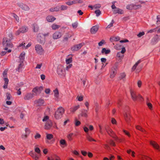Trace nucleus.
I'll return each mask as SVG.
<instances>
[{
  "label": "nucleus",
  "mask_w": 160,
  "mask_h": 160,
  "mask_svg": "<svg viewBox=\"0 0 160 160\" xmlns=\"http://www.w3.org/2000/svg\"><path fill=\"white\" fill-rule=\"evenodd\" d=\"M59 8L58 7H55L54 8V10H53L52 8H51L50 9V11L51 12H54V11H59Z\"/></svg>",
  "instance_id": "obj_41"
},
{
  "label": "nucleus",
  "mask_w": 160,
  "mask_h": 160,
  "mask_svg": "<svg viewBox=\"0 0 160 160\" xmlns=\"http://www.w3.org/2000/svg\"><path fill=\"white\" fill-rule=\"evenodd\" d=\"M4 84H8L9 80L7 78H4Z\"/></svg>",
  "instance_id": "obj_58"
},
{
  "label": "nucleus",
  "mask_w": 160,
  "mask_h": 160,
  "mask_svg": "<svg viewBox=\"0 0 160 160\" xmlns=\"http://www.w3.org/2000/svg\"><path fill=\"white\" fill-rule=\"evenodd\" d=\"M33 96V95L32 94L28 93L25 96L24 99L25 100H28L32 98Z\"/></svg>",
  "instance_id": "obj_22"
},
{
  "label": "nucleus",
  "mask_w": 160,
  "mask_h": 160,
  "mask_svg": "<svg viewBox=\"0 0 160 160\" xmlns=\"http://www.w3.org/2000/svg\"><path fill=\"white\" fill-rule=\"evenodd\" d=\"M112 39L116 41H118L120 40V38L118 37H114Z\"/></svg>",
  "instance_id": "obj_57"
},
{
  "label": "nucleus",
  "mask_w": 160,
  "mask_h": 160,
  "mask_svg": "<svg viewBox=\"0 0 160 160\" xmlns=\"http://www.w3.org/2000/svg\"><path fill=\"white\" fill-rule=\"evenodd\" d=\"M116 13H118L120 14H122L123 12V10L119 8H117V10L115 11Z\"/></svg>",
  "instance_id": "obj_46"
},
{
  "label": "nucleus",
  "mask_w": 160,
  "mask_h": 160,
  "mask_svg": "<svg viewBox=\"0 0 160 160\" xmlns=\"http://www.w3.org/2000/svg\"><path fill=\"white\" fill-rule=\"evenodd\" d=\"M2 44L5 47L4 50L6 51L8 50L7 52L8 53L10 52L11 50L10 49H8V48H12L13 45L10 42L9 40H8L7 38L4 37L3 38Z\"/></svg>",
  "instance_id": "obj_2"
},
{
  "label": "nucleus",
  "mask_w": 160,
  "mask_h": 160,
  "mask_svg": "<svg viewBox=\"0 0 160 160\" xmlns=\"http://www.w3.org/2000/svg\"><path fill=\"white\" fill-rule=\"evenodd\" d=\"M44 102V101L42 99H39L36 100L35 101V103L38 106H41L42 105Z\"/></svg>",
  "instance_id": "obj_16"
},
{
  "label": "nucleus",
  "mask_w": 160,
  "mask_h": 160,
  "mask_svg": "<svg viewBox=\"0 0 160 160\" xmlns=\"http://www.w3.org/2000/svg\"><path fill=\"white\" fill-rule=\"evenodd\" d=\"M11 98V95L7 93V100H9Z\"/></svg>",
  "instance_id": "obj_64"
},
{
  "label": "nucleus",
  "mask_w": 160,
  "mask_h": 160,
  "mask_svg": "<svg viewBox=\"0 0 160 160\" xmlns=\"http://www.w3.org/2000/svg\"><path fill=\"white\" fill-rule=\"evenodd\" d=\"M62 36L61 32H56L53 34L52 37L54 39H58L60 38Z\"/></svg>",
  "instance_id": "obj_11"
},
{
  "label": "nucleus",
  "mask_w": 160,
  "mask_h": 160,
  "mask_svg": "<svg viewBox=\"0 0 160 160\" xmlns=\"http://www.w3.org/2000/svg\"><path fill=\"white\" fill-rule=\"evenodd\" d=\"M146 104L148 108L150 109H152V104L149 102V99L148 98L147 99L146 101Z\"/></svg>",
  "instance_id": "obj_29"
},
{
  "label": "nucleus",
  "mask_w": 160,
  "mask_h": 160,
  "mask_svg": "<svg viewBox=\"0 0 160 160\" xmlns=\"http://www.w3.org/2000/svg\"><path fill=\"white\" fill-rule=\"evenodd\" d=\"M48 120H49V117L48 116H45L44 117V118L42 119V121L43 122H46L47 121V122H48Z\"/></svg>",
  "instance_id": "obj_47"
},
{
  "label": "nucleus",
  "mask_w": 160,
  "mask_h": 160,
  "mask_svg": "<svg viewBox=\"0 0 160 160\" xmlns=\"http://www.w3.org/2000/svg\"><path fill=\"white\" fill-rule=\"evenodd\" d=\"M105 43L104 40H102L101 42H99L98 45L100 46H102V45Z\"/></svg>",
  "instance_id": "obj_50"
},
{
  "label": "nucleus",
  "mask_w": 160,
  "mask_h": 160,
  "mask_svg": "<svg viewBox=\"0 0 160 160\" xmlns=\"http://www.w3.org/2000/svg\"><path fill=\"white\" fill-rule=\"evenodd\" d=\"M19 7L25 10H28L29 9V8L27 5L22 3L19 5Z\"/></svg>",
  "instance_id": "obj_18"
},
{
  "label": "nucleus",
  "mask_w": 160,
  "mask_h": 160,
  "mask_svg": "<svg viewBox=\"0 0 160 160\" xmlns=\"http://www.w3.org/2000/svg\"><path fill=\"white\" fill-rule=\"evenodd\" d=\"M126 8L127 9L130 10H133V4H130L128 5Z\"/></svg>",
  "instance_id": "obj_36"
},
{
  "label": "nucleus",
  "mask_w": 160,
  "mask_h": 160,
  "mask_svg": "<svg viewBox=\"0 0 160 160\" xmlns=\"http://www.w3.org/2000/svg\"><path fill=\"white\" fill-rule=\"evenodd\" d=\"M68 7L66 6L62 5L61 6V10H64L67 9Z\"/></svg>",
  "instance_id": "obj_53"
},
{
  "label": "nucleus",
  "mask_w": 160,
  "mask_h": 160,
  "mask_svg": "<svg viewBox=\"0 0 160 160\" xmlns=\"http://www.w3.org/2000/svg\"><path fill=\"white\" fill-rule=\"evenodd\" d=\"M81 153L82 154L83 156H85L87 155V153L86 151H85L83 150H81Z\"/></svg>",
  "instance_id": "obj_52"
},
{
  "label": "nucleus",
  "mask_w": 160,
  "mask_h": 160,
  "mask_svg": "<svg viewBox=\"0 0 160 160\" xmlns=\"http://www.w3.org/2000/svg\"><path fill=\"white\" fill-rule=\"evenodd\" d=\"M72 66V64H69V65L67 66L66 68V70H68L69 69L71 68Z\"/></svg>",
  "instance_id": "obj_61"
},
{
  "label": "nucleus",
  "mask_w": 160,
  "mask_h": 160,
  "mask_svg": "<svg viewBox=\"0 0 160 160\" xmlns=\"http://www.w3.org/2000/svg\"><path fill=\"white\" fill-rule=\"evenodd\" d=\"M75 124L76 126H78L80 125L81 122L80 121L77 120H76L75 121Z\"/></svg>",
  "instance_id": "obj_45"
},
{
  "label": "nucleus",
  "mask_w": 160,
  "mask_h": 160,
  "mask_svg": "<svg viewBox=\"0 0 160 160\" xmlns=\"http://www.w3.org/2000/svg\"><path fill=\"white\" fill-rule=\"evenodd\" d=\"M59 145L60 147L64 148L67 146V143L66 141L64 139H61L59 141Z\"/></svg>",
  "instance_id": "obj_10"
},
{
  "label": "nucleus",
  "mask_w": 160,
  "mask_h": 160,
  "mask_svg": "<svg viewBox=\"0 0 160 160\" xmlns=\"http://www.w3.org/2000/svg\"><path fill=\"white\" fill-rule=\"evenodd\" d=\"M83 98V97L82 95H78L76 98L80 102L82 101Z\"/></svg>",
  "instance_id": "obj_35"
},
{
  "label": "nucleus",
  "mask_w": 160,
  "mask_h": 160,
  "mask_svg": "<svg viewBox=\"0 0 160 160\" xmlns=\"http://www.w3.org/2000/svg\"><path fill=\"white\" fill-rule=\"evenodd\" d=\"M35 49L37 53L40 54H42L43 51V50L42 46L39 45H37L35 47Z\"/></svg>",
  "instance_id": "obj_6"
},
{
  "label": "nucleus",
  "mask_w": 160,
  "mask_h": 160,
  "mask_svg": "<svg viewBox=\"0 0 160 160\" xmlns=\"http://www.w3.org/2000/svg\"><path fill=\"white\" fill-rule=\"evenodd\" d=\"M8 70L7 69H6L5 70L3 73V75L4 77H5L6 76L7 74V72H8Z\"/></svg>",
  "instance_id": "obj_60"
},
{
  "label": "nucleus",
  "mask_w": 160,
  "mask_h": 160,
  "mask_svg": "<svg viewBox=\"0 0 160 160\" xmlns=\"http://www.w3.org/2000/svg\"><path fill=\"white\" fill-rule=\"evenodd\" d=\"M141 61L140 60H139L134 64L132 68V71H134L138 65L141 62Z\"/></svg>",
  "instance_id": "obj_21"
},
{
  "label": "nucleus",
  "mask_w": 160,
  "mask_h": 160,
  "mask_svg": "<svg viewBox=\"0 0 160 160\" xmlns=\"http://www.w3.org/2000/svg\"><path fill=\"white\" fill-rule=\"evenodd\" d=\"M21 32L23 33L26 32L28 30V28L27 27H23L20 28Z\"/></svg>",
  "instance_id": "obj_26"
},
{
  "label": "nucleus",
  "mask_w": 160,
  "mask_h": 160,
  "mask_svg": "<svg viewBox=\"0 0 160 160\" xmlns=\"http://www.w3.org/2000/svg\"><path fill=\"white\" fill-rule=\"evenodd\" d=\"M101 7V5L100 4H96L93 6L95 8H99Z\"/></svg>",
  "instance_id": "obj_56"
},
{
  "label": "nucleus",
  "mask_w": 160,
  "mask_h": 160,
  "mask_svg": "<svg viewBox=\"0 0 160 160\" xmlns=\"http://www.w3.org/2000/svg\"><path fill=\"white\" fill-rule=\"evenodd\" d=\"M98 29V26H93L91 29L90 32L92 34H94L96 33Z\"/></svg>",
  "instance_id": "obj_15"
},
{
  "label": "nucleus",
  "mask_w": 160,
  "mask_h": 160,
  "mask_svg": "<svg viewBox=\"0 0 160 160\" xmlns=\"http://www.w3.org/2000/svg\"><path fill=\"white\" fill-rule=\"evenodd\" d=\"M42 90L43 87H37L33 89L32 91L33 92L37 94L40 93Z\"/></svg>",
  "instance_id": "obj_8"
},
{
  "label": "nucleus",
  "mask_w": 160,
  "mask_h": 160,
  "mask_svg": "<svg viewBox=\"0 0 160 160\" xmlns=\"http://www.w3.org/2000/svg\"><path fill=\"white\" fill-rule=\"evenodd\" d=\"M33 30L35 32H37L38 31V28L37 25V24H34L33 25Z\"/></svg>",
  "instance_id": "obj_38"
},
{
  "label": "nucleus",
  "mask_w": 160,
  "mask_h": 160,
  "mask_svg": "<svg viewBox=\"0 0 160 160\" xmlns=\"http://www.w3.org/2000/svg\"><path fill=\"white\" fill-rule=\"evenodd\" d=\"M25 55V52H23L19 56V58H20V59L23 60L24 58Z\"/></svg>",
  "instance_id": "obj_39"
},
{
  "label": "nucleus",
  "mask_w": 160,
  "mask_h": 160,
  "mask_svg": "<svg viewBox=\"0 0 160 160\" xmlns=\"http://www.w3.org/2000/svg\"><path fill=\"white\" fill-rule=\"evenodd\" d=\"M127 152L129 154H130L131 153V155L133 157H135V152L133 151H132L131 150L129 149L127 151Z\"/></svg>",
  "instance_id": "obj_28"
},
{
  "label": "nucleus",
  "mask_w": 160,
  "mask_h": 160,
  "mask_svg": "<svg viewBox=\"0 0 160 160\" xmlns=\"http://www.w3.org/2000/svg\"><path fill=\"white\" fill-rule=\"evenodd\" d=\"M131 96L132 99L134 101L138 100V95L136 94V93L133 90H130Z\"/></svg>",
  "instance_id": "obj_7"
},
{
  "label": "nucleus",
  "mask_w": 160,
  "mask_h": 160,
  "mask_svg": "<svg viewBox=\"0 0 160 160\" xmlns=\"http://www.w3.org/2000/svg\"><path fill=\"white\" fill-rule=\"evenodd\" d=\"M124 56V54L122 53H121L118 52L117 54V57L119 59L122 60Z\"/></svg>",
  "instance_id": "obj_23"
},
{
  "label": "nucleus",
  "mask_w": 160,
  "mask_h": 160,
  "mask_svg": "<svg viewBox=\"0 0 160 160\" xmlns=\"http://www.w3.org/2000/svg\"><path fill=\"white\" fill-rule=\"evenodd\" d=\"M51 27L52 29L55 30L58 29L60 27V26L56 24H53L52 25Z\"/></svg>",
  "instance_id": "obj_33"
},
{
  "label": "nucleus",
  "mask_w": 160,
  "mask_h": 160,
  "mask_svg": "<svg viewBox=\"0 0 160 160\" xmlns=\"http://www.w3.org/2000/svg\"><path fill=\"white\" fill-rule=\"evenodd\" d=\"M111 52L110 49H107L106 48H103L102 49L101 53L102 54H109Z\"/></svg>",
  "instance_id": "obj_19"
},
{
  "label": "nucleus",
  "mask_w": 160,
  "mask_h": 160,
  "mask_svg": "<svg viewBox=\"0 0 160 160\" xmlns=\"http://www.w3.org/2000/svg\"><path fill=\"white\" fill-rule=\"evenodd\" d=\"M136 128L137 129L139 130L142 132L144 131V130L143 129L141 126L139 125H137L136 126Z\"/></svg>",
  "instance_id": "obj_37"
},
{
  "label": "nucleus",
  "mask_w": 160,
  "mask_h": 160,
  "mask_svg": "<svg viewBox=\"0 0 160 160\" xmlns=\"http://www.w3.org/2000/svg\"><path fill=\"white\" fill-rule=\"evenodd\" d=\"M84 45V43H80L78 45H75L71 48L72 51H77L79 49Z\"/></svg>",
  "instance_id": "obj_5"
},
{
  "label": "nucleus",
  "mask_w": 160,
  "mask_h": 160,
  "mask_svg": "<svg viewBox=\"0 0 160 160\" xmlns=\"http://www.w3.org/2000/svg\"><path fill=\"white\" fill-rule=\"evenodd\" d=\"M107 131L108 133L111 136L115 137V135L114 133V132H113L112 129L110 128H108L107 129Z\"/></svg>",
  "instance_id": "obj_17"
},
{
  "label": "nucleus",
  "mask_w": 160,
  "mask_h": 160,
  "mask_svg": "<svg viewBox=\"0 0 160 160\" xmlns=\"http://www.w3.org/2000/svg\"><path fill=\"white\" fill-rule=\"evenodd\" d=\"M61 160L60 158L57 155H55L53 156L48 157V160Z\"/></svg>",
  "instance_id": "obj_14"
},
{
  "label": "nucleus",
  "mask_w": 160,
  "mask_h": 160,
  "mask_svg": "<svg viewBox=\"0 0 160 160\" xmlns=\"http://www.w3.org/2000/svg\"><path fill=\"white\" fill-rule=\"evenodd\" d=\"M42 66V64L40 63V64H37L35 68L36 69H40Z\"/></svg>",
  "instance_id": "obj_51"
},
{
  "label": "nucleus",
  "mask_w": 160,
  "mask_h": 160,
  "mask_svg": "<svg viewBox=\"0 0 160 160\" xmlns=\"http://www.w3.org/2000/svg\"><path fill=\"white\" fill-rule=\"evenodd\" d=\"M145 33H144V32H139L138 34L137 35L139 37V38H140L141 37V36H142Z\"/></svg>",
  "instance_id": "obj_49"
},
{
  "label": "nucleus",
  "mask_w": 160,
  "mask_h": 160,
  "mask_svg": "<svg viewBox=\"0 0 160 160\" xmlns=\"http://www.w3.org/2000/svg\"><path fill=\"white\" fill-rule=\"evenodd\" d=\"M73 135V134L72 133H70L68 134L67 136V138L68 139V140L69 141H71L73 139L72 136Z\"/></svg>",
  "instance_id": "obj_30"
},
{
  "label": "nucleus",
  "mask_w": 160,
  "mask_h": 160,
  "mask_svg": "<svg viewBox=\"0 0 160 160\" xmlns=\"http://www.w3.org/2000/svg\"><path fill=\"white\" fill-rule=\"evenodd\" d=\"M28 135H29L26 133L25 134L22 135V137L23 138L25 139L28 137Z\"/></svg>",
  "instance_id": "obj_63"
},
{
  "label": "nucleus",
  "mask_w": 160,
  "mask_h": 160,
  "mask_svg": "<svg viewBox=\"0 0 160 160\" xmlns=\"http://www.w3.org/2000/svg\"><path fill=\"white\" fill-rule=\"evenodd\" d=\"M139 158L142 160H151L150 158L145 155H142L141 157Z\"/></svg>",
  "instance_id": "obj_25"
},
{
  "label": "nucleus",
  "mask_w": 160,
  "mask_h": 160,
  "mask_svg": "<svg viewBox=\"0 0 160 160\" xmlns=\"http://www.w3.org/2000/svg\"><path fill=\"white\" fill-rule=\"evenodd\" d=\"M138 86L139 88H140L142 85V82L141 81H138L137 82Z\"/></svg>",
  "instance_id": "obj_55"
},
{
  "label": "nucleus",
  "mask_w": 160,
  "mask_h": 160,
  "mask_svg": "<svg viewBox=\"0 0 160 160\" xmlns=\"http://www.w3.org/2000/svg\"><path fill=\"white\" fill-rule=\"evenodd\" d=\"M64 112L65 109L63 108L62 107H59L55 113L54 117L55 118L57 119H59L61 118Z\"/></svg>",
  "instance_id": "obj_3"
},
{
  "label": "nucleus",
  "mask_w": 160,
  "mask_h": 160,
  "mask_svg": "<svg viewBox=\"0 0 160 160\" xmlns=\"http://www.w3.org/2000/svg\"><path fill=\"white\" fill-rule=\"evenodd\" d=\"M123 132L125 134L127 135L128 137H131V135L130 133L127 131L123 130Z\"/></svg>",
  "instance_id": "obj_40"
},
{
  "label": "nucleus",
  "mask_w": 160,
  "mask_h": 160,
  "mask_svg": "<svg viewBox=\"0 0 160 160\" xmlns=\"http://www.w3.org/2000/svg\"><path fill=\"white\" fill-rule=\"evenodd\" d=\"M72 62V58L71 57L68 58H67L66 60V62L67 64H69L71 63Z\"/></svg>",
  "instance_id": "obj_34"
},
{
  "label": "nucleus",
  "mask_w": 160,
  "mask_h": 160,
  "mask_svg": "<svg viewBox=\"0 0 160 160\" xmlns=\"http://www.w3.org/2000/svg\"><path fill=\"white\" fill-rule=\"evenodd\" d=\"M124 118L126 121L128 125H130V122L132 121L133 118L129 113H125Z\"/></svg>",
  "instance_id": "obj_4"
},
{
  "label": "nucleus",
  "mask_w": 160,
  "mask_h": 160,
  "mask_svg": "<svg viewBox=\"0 0 160 160\" xmlns=\"http://www.w3.org/2000/svg\"><path fill=\"white\" fill-rule=\"evenodd\" d=\"M26 133L29 135L30 133V130L28 128L25 129Z\"/></svg>",
  "instance_id": "obj_62"
},
{
  "label": "nucleus",
  "mask_w": 160,
  "mask_h": 160,
  "mask_svg": "<svg viewBox=\"0 0 160 160\" xmlns=\"http://www.w3.org/2000/svg\"><path fill=\"white\" fill-rule=\"evenodd\" d=\"M72 152L74 155H78L79 154L78 152L76 150L72 151Z\"/></svg>",
  "instance_id": "obj_48"
},
{
  "label": "nucleus",
  "mask_w": 160,
  "mask_h": 160,
  "mask_svg": "<svg viewBox=\"0 0 160 160\" xmlns=\"http://www.w3.org/2000/svg\"><path fill=\"white\" fill-rule=\"evenodd\" d=\"M48 22H52L56 19V18L52 16H49L46 18Z\"/></svg>",
  "instance_id": "obj_20"
},
{
  "label": "nucleus",
  "mask_w": 160,
  "mask_h": 160,
  "mask_svg": "<svg viewBox=\"0 0 160 160\" xmlns=\"http://www.w3.org/2000/svg\"><path fill=\"white\" fill-rule=\"evenodd\" d=\"M54 92V96L55 98L58 99L59 98V92L57 88H56L55 90H53Z\"/></svg>",
  "instance_id": "obj_24"
},
{
  "label": "nucleus",
  "mask_w": 160,
  "mask_h": 160,
  "mask_svg": "<svg viewBox=\"0 0 160 160\" xmlns=\"http://www.w3.org/2000/svg\"><path fill=\"white\" fill-rule=\"evenodd\" d=\"M126 50L124 47H123L122 48V50L121 52H120L121 53H122L124 54V53L126 52Z\"/></svg>",
  "instance_id": "obj_59"
},
{
  "label": "nucleus",
  "mask_w": 160,
  "mask_h": 160,
  "mask_svg": "<svg viewBox=\"0 0 160 160\" xmlns=\"http://www.w3.org/2000/svg\"><path fill=\"white\" fill-rule=\"evenodd\" d=\"M138 100L141 101H143V98L142 97L140 94L138 95Z\"/></svg>",
  "instance_id": "obj_44"
},
{
  "label": "nucleus",
  "mask_w": 160,
  "mask_h": 160,
  "mask_svg": "<svg viewBox=\"0 0 160 160\" xmlns=\"http://www.w3.org/2000/svg\"><path fill=\"white\" fill-rule=\"evenodd\" d=\"M52 126V123L51 120H48L46 122L45 126V129H50Z\"/></svg>",
  "instance_id": "obj_12"
},
{
  "label": "nucleus",
  "mask_w": 160,
  "mask_h": 160,
  "mask_svg": "<svg viewBox=\"0 0 160 160\" xmlns=\"http://www.w3.org/2000/svg\"><path fill=\"white\" fill-rule=\"evenodd\" d=\"M41 138V135L38 133H37L36 134V135H35V138L36 139H37L38 138Z\"/></svg>",
  "instance_id": "obj_54"
},
{
  "label": "nucleus",
  "mask_w": 160,
  "mask_h": 160,
  "mask_svg": "<svg viewBox=\"0 0 160 160\" xmlns=\"http://www.w3.org/2000/svg\"><path fill=\"white\" fill-rule=\"evenodd\" d=\"M46 138L48 140H51L53 137V135L51 134H48V133H47L46 134Z\"/></svg>",
  "instance_id": "obj_27"
},
{
  "label": "nucleus",
  "mask_w": 160,
  "mask_h": 160,
  "mask_svg": "<svg viewBox=\"0 0 160 160\" xmlns=\"http://www.w3.org/2000/svg\"><path fill=\"white\" fill-rule=\"evenodd\" d=\"M150 144L153 148L160 151V147L159 146L158 144L156 142L154 141H151L150 142Z\"/></svg>",
  "instance_id": "obj_9"
},
{
  "label": "nucleus",
  "mask_w": 160,
  "mask_h": 160,
  "mask_svg": "<svg viewBox=\"0 0 160 160\" xmlns=\"http://www.w3.org/2000/svg\"><path fill=\"white\" fill-rule=\"evenodd\" d=\"M141 6L139 5H135L133 4V10L141 8Z\"/></svg>",
  "instance_id": "obj_42"
},
{
  "label": "nucleus",
  "mask_w": 160,
  "mask_h": 160,
  "mask_svg": "<svg viewBox=\"0 0 160 160\" xmlns=\"http://www.w3.org/2000/svg\"><path fill=\"white\" fill-rule=\"evenodd\" d=\"M76 1H69L66 2V3L68 5H71L73 4L77 3Z\"/></svg>",
  "instance_id": "obj_31"
},
{
  "label": "nucleus",
  "mask_w": 160,
  "mask_h": 160,
  "mask_svg": "<svg viewBox=\"0 0 160 160\" xmlns=\"http://www.w3.org/2000/svg\"><path fill=\"white\" fill-rule=\"evenodd\" d=\"M35 152L31 151L29 154L33 159L34 160H40L41 156V151L38 145L34 147Z\"/></svg>",
  "instance_id": "obj_1"
},
{
  "label": "nucleus",
  "mask_w": 160,
  "mask_h": 160,
  "mask_svg": "<svg viewBox=\"0 0 160 160\" xmlns=\"http://www.w3.org/2000/svg\"><path fill=\"white\" fill-rule=\"evenodd\" d=\"M87 140L89 142H96V140L94 139H93L91 136L88 135L87 136Z\"/></svg>",
  "instance_id": "obj_32"
},
{
  "label": "nucleus",
  "mask_w": 160,
  "mask_h": 160,
  "mask_svg": "<svg viewBox=\"0 0 160 160\" xmlns=\"http://www.w3.org/2000/svg\"><path fill=\"white\" fill-rule=\"evenodd\" d=\"M95 13L96 14V16L98 17L101 14V12L99 9L96 10L95 11Z\"/></svg>",
  "instance_id": "obj_43"
},
{
  "label": "nucleus",
  "mask_w": 160,
  "mask_h": 160,
  "mask_svg": "<svg viewBox=\"0 0 160 160\" xmlns=\"http://www.w3.org/2000/svg\"><path fill=\"white\" fill-rule=\"evenodd\" d=\"M80 108L79 105H77L71 108L70 109V113H73Z\"/></svg>",
  "instance_id": "obj_13"
}]
</instances>
